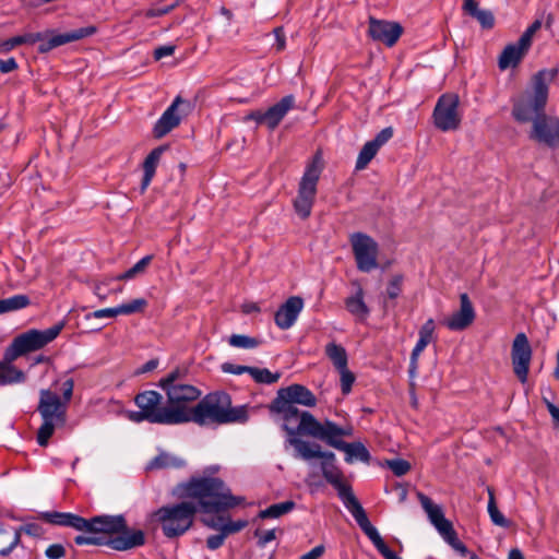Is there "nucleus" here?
<instances>
[{
    "label": "nucleus",
    "instance_id": "obj_1",
    "mask_svg": "<svg viewBox=\"0 0 559 559\" xmlns=\"http://www.w3.org/2000/svg\"><path fill=\"white\" fill-rule=\"evenodd\" d=\"M180 489L181 496L189 500L163 506L152 514L164 536L169 539L186 534L199 511L206 514L219 513L245 501L242 497L233 496L218 477H191Z\"/></svg>",
    "mask_w": 559,
    "mask_h": 559
},
{
    "label": "nucleus",
    "instance_id": "obj_2",
    "mask_svg": "<svg viewBox=\"0 0 559 559\" xmlns=\"http://www.w3.org/2000/svg\"><path fill=\"white\" fill-rule=\"evenodd\" d=\"M296 451V456L305 461L321 459V471L324 479L336 490L345 508L350 512L361 531L368 536L377 550L384 559H402L392 551L384 543L378 530L369 521L366 511L355 497L352 487L343 478V472L336 466L335 454L330 451H322L320 444L310 443L301 439H293L289 444Z\"/></svg>",
    "mask_w": 559,
    "mask_h": 559
},
{
    "label": "nucleus",
    "instance_id": "obj_3",
    "mask_svg": "<svg viewBox=\"0 0 559 559\" xmlns=\"http://www.w3.org/2000/svg\"><path fill=\"white\" fill-rule=\"evenodd\" d=\"M316 395L302 384H290L277 391L275 399L270 405V411L280 416L282 428L287 433L285 444L293 443V439H300L299 436L312 437L314 425L325 427V421L320 423L311 413L299 411L297 404L314 407Z\"/></svg>",
    "mask_w": 559,
    "mask_h": 559
},
{
    "label": "nucleus",
    "instance_id": "obj_4",
    "mask_svg": "<svg viewBox=\"0 0 559 559\" xmlns=\"http://www.w3.org/2000/svg\"><path fill=\"white\" fill-rule=\"evenodd\" d=\"M179 370L170 371L158 381V386L165 392L167 407L173 426L192 423L195 404L202 394L197 386L182 382Z\"/></svg>",
    "mask_w": 559,
    "mask_h": 559
},
{
    "label": "nucleus",
    "instance_id": "obj_5",
    "mask_svg": "<svg viewBox=\"0 0 559 559\" xmlns=\"http://www.w3.org/2000/svg\"><path fill=\"white\" fill-rule=\"evenodd\" d=\"M73 388L74 381L72 378L63 381L61 385L62 399L50 390H40L37 412L43 423L36 435V441L40 447H47L56 429L66 425L67 407L71 401Z\"/></svg>",
    "mask_w": 559,
    "mask_h": 559
},
{
    "label": "nucleus",
    "instance_id": "obj_6",
    "mask_svg": "<svg viewBox=\"0 0 559 559\" xmlns=\"http://www.w3.org/2000/svg\"><path fill=\"white\" fill-rule=\"evenodd\" d=\"M558 74V69H543L534 74L532 87L512 100V117L519 123H536L546 115L548 83Z\"/></svg>",
    "mask_w": 559,
    "mask_h": 559
},
{
    "label": "nucleus",
    "instance_id": "obj_7",
    "mask_svg": "<svg viewBox=\"0 0 559 559\" xmlns=\"http://www.w3.org/2000/svg\"><path fill=\"white\" fill-rule=\"evenodd\" d=\"M248 418L247 405L233 407L230 395L217 391L206 394L197 402L192 423L199 426L243 424Z\"/></svg>",
    "mask_w": 559,
    "mask_h": 559
},
{
    "label": "nucleus",
    "instance_id": "obj_8",
    "mask_svg": "<svg viewBox=\"0 0 559 559\" xmlns=\"http://www.w3.org/2000/svg\"><path fill=\"white\" fill-rule=\"evenodd\" d=\"M85 533L119 534L110 538L106 544L115 550L123 551L140 547L145 544V534L141 530H128L122 515H97L90 520L85 519Z\"/></svg>",
    "mask_w": 559,
    "mask_h": 559
},
{
    "label": "nucleus",
    "instance_id": "obj_9",
    "mask_svg": "<svg viewBox=\"0 0 559 559\" xmlns=\"http://www.w3.org/2000/svg\"><path fill=\"white\" fill-rule=\"evenodd\" d=\"M312 430V438L325 442L336 450L345 452V461L353 463L360 461L368 463L370 461V453L361 442L347 443L342 440V437L350 435V430H346L332 420H325V427L314 425Z\"/></svg>",
    "mask_w": 559,
    "mask_h": 559
},
{
    "label": "nucleus",
    "instance_id": "obj_10",
    "mask_svg": "<svg viewBox=\"0 0 559 559\" xmlns=\"http://www.w3.org/2000/svg\"><path fill=\"white\" fill-rule=\"evenodd\" d=\"M322 168L321 154L317 153L311 162L307 164L299 181L297 195L293 201V205L296 214L301 219H306L311 215Z\"/></svg>",
    "mask_w": 559,
    "mask_h": 559
},
{
    "label": "nucleus",
    "instance_id": "obj_11",
    "mask_svg": "<svg viewBox=\"0 0 559 559\" xmlns=\"http://www.w3.org/2000/svg\"><path fill=\"white\" fill-rule=\"evenodd\" d=\"M134 403L139 407L136 412L129 413V419L133 423L147 421L150 424L173 426L167 401L154 390H146L134 396Z\"/></svg>",
    "mask_w": 559,
    "mask_h": 559
},
{
    "label": "nucleus",
    "instance_id": "obj_12",
    "mask_svg": "<svg viewBox=\"0 0 559 559\" xmlns=\"http://www.w3.org/2000/svg\"><path fill=\"white\" fill-rule=\"evenodd\" d=\"M63 323L59 322L46 330L31 329L13 338L5 348L9 360H16L28 353L36 352L52 342L62 331Z\"/></svg>",
    "mask_w": 559,
    "mask_h": 559
},
{
    "label": "nucleus",
    "instance_id": "obj_13",
    "mask_svg": "<svg viewBox=\"0 0 559 559\" xmlns=\"http://www.w3.org/2000/svg\"><path fill=\"white\" fill-rule=\"evenodd\" d=\"M417 498L425 510L429 522L435 526L444 542L464 555L467 551V548L457 538L451 521L445 519L442 507L433 503V501L423 492H417Z\"/></svg>",
    "mask_w": 559,
    "mask_h": 559
},
{
    "label": "nucleus",
    "instance_id": "obj_14",
    "mask_svg": "<svg viewBox=\"0 0 559 559\" xmlns=\"http://www.w3.org/2000/svg\"><path fill=\"white\" fill-rule=\"evenodd\" d=\"M96 33L95 26H85L62 34L46 33H26L21 36L22 45H34L40 43L38 51L41 53L48 52L51 49L72 43Z\"/></svg>",
    "mask_w": 559,
    "mask_h": 559
},
{
    "label": "nucleus",
    "instance_id": "obj_15",
    "mask_svg": "<svg viewBox=\"0 0 559 559\" xmlns=\"http://www.w3.org/2000/svg\"><path fill=\"white\" fill-rule=\"evenodd\" d=\"M356 266L359 271L369 273L378 267V242L365 233H354L349 236Z\"/></svg>",
    "mask_w": 559,
    "mask_h": 559
},
{
    "label": "nucleus",
    "instance_id": "obj_16",
    "mask_svg": "<svg viewBox=\"0 0 559 559\" xmlns=\"http://www.w3.org/2000/svg\"><path fill=\"white\" fill-rule=\"evenodd\" d=\"M459 104V97L454 94H443L438 98L432 112L433 124L438 130L449 132L460 128Z\"/></svg>",
    "mask_w": 559,
    "mask_h": 559
},
{
    "label": "nucleus",
    "instance_id": "obj_17",
    "mask_svg": "<svg viewBox=\"0 0 559 559\" xmlns=\"http://www.w3.org/2000/svg\"><path fill=\"white\" fill-rule=\"evenodd\" d=\"M528 138L549 150L559 148V116L545 115L532 124Z\"/></svg>",
    "mask_w": 559,
    "mask_h": 559
},
{
    "label": "nucleus",
    "instance_id": "obj_18",
    "mask_svg": "<svg viewBox=\"0 0 559 559\" xmlns=\"http://www.w3.org/2000/svg\"><path fill=\"white\" fill-rule=\"evenodd\" d=\"M191 103L177 96L173 103L163 112L155 122L153 134L156 139H162L181 122L182 116L188 115L191 109Z\"/></svg>",
    "mask_w": 559,
    "mask_h": 559
},
{
    "label": "nucleus",
    "instance_id": "obj_19",
    "mask_svg": "<svg viewBox=\"0 0 559 559\" xmlns=\"http://www.w3.org/2000/svg\"><path fill=\"white\" fill-rule=\"evenodd\" d=\"M511 358L515 376L521 383H525L532 360V347L525 333L521 332L515 335L511 348Z\"/></svg>",
    "mask_w": 559,
    "mask_h": 559
},
{
    "label": "nucleus",
    "instance_id": "obj_20",
    "mask_svg": "<svg viewBox=\"0 0 559 559\" xmlns=\"http://www.w3.org/2000/svg\"><path fill=\"white\" fill-rule=\"evenodd\" d=\"M368 23L369 36L376 41L385 44L388 47L394 46L403 33V27L397 22L378 20L371 16Z\"/></svg>",
    "mask_w": 559,
    "mask_h": 559
},
{
    "label": "nucleus",
    "instance_id": "obj_21",
    "mask_svg": "<svg viewBox=\"0 0 559 559\" xmlns=\"http://www.w3.org/2000/svg\"><path fill=\"white\" fill-rule=\"evenodd\" d=\"M476 312L466 293L460 295V309L442 321V324L450 331H463L475 320Z\"/></svg>",
    "mask_w": 559,
    "mask_h": 559
},
{
    "label": "nucleus",
    "instance_id": "obj_22",
    "mask_svg": "<svg viewBox=\"0 0 559 559\" xmlns=\"http://www.w3.org/2000/svg\"><path fill=\"white\" fill-rule=\"evenodd\" d=\"M304 308V300L299 296L289 297L275 312L274 321L281 330L292 328Z\"/></svg>",
    "mask_w": 559,
    "mask_h": 559
},
{
    "label": "nucleus",
    "instance_id": "obj_23",
    "mask_svg": "<svg viewBox=\"0 0 559 559\" xmlns=\"http://www.w3.org/2000/svg\"><path fill=\"white\" fill-rule=\"evenodd\" d=\"M435 320L428 319L419 329L418 332V341L416 345L414 346L412 354H411V364H409V371L413 372L417 368V361L420 356V354L425 350L427 345L431 343L435 338Z\"/></svg>",
    "mask_w": 559,
    "mask_h": 559
},
{
    "label": "nucleus",
    "instance_id": "obj_24",
    "mask_svg": "<svg viewBox=\"0 0 559 559\" xmlns=\"http://www.w3.org/2000/svg\"><path fill=\"white\" fill-rule=\"evenodd\" d=\"M530 47L521 44L518 39L515 43H511L504 47L498 59V67L500 70H507L509 68H515L522 61Z\"/></svg>",
    "mask_w": 559,
    "mask_h": 559
},
{
    "label": "nucleus",
    "instance_id": "obj_25",
    "mask_svg": "<svg viewBox=\"0 0 559 559\" xmlns=\"http://www.w3.org/2000/svg\"><path fill=\"white\" fill-rule=\"evenodd\" d=\"M294 95H286L280 102L269 107L264 111V118H266V127L270 130H274L284 119L286 114L294 108Z\"/></svg>",
    "mask_w": 559,
    "mask_h": 559
},
{
    "label": "nucleus",
    "instance_id": "obj_26",
    "mask_svg": "<svg viewBox=\"0 0 559 559\" xmlns=\"http://www.w3.org/2000/svg\"><path fill=\"white\" fill-rule=\"evenodd\" d=\"M41 518L49 524L72 527L80 532H82L83 527H85V519L70 512H45L41 514Z\"/></svg>",
    "mask_w": 559,
    "mask_h": 559
},
{
    "label": "nucleus",
    "instance_id": "obj_27",
    "mask_svg": "<svg viewBox=\"0 0 559 559\" xmlns=\"http://www.w3.org/2000/svg\"><path fill=\"white\" fill-rule=\"evenodd\" d=\"M166 146H157L152 150L143 162V177L141 181V192H144L151 185L155 176L156 168L159 164L162 154L165 152Z\"/></svg>",
    "mask_w": 559,
    "mask_h": 559
},
{
    "label": "nucleus",
    "instance_id": "obj_28",
    "mask_svg": "<svg viewBox=\"0 0 559 559\" xmlns=\"http://www.w3.org/2000/svg\"><path fill=\"white\" fill-rule=\"evenodd\" d=\"M7 357V350H4L3 359L0 361V386L23 383L26 380L25 373L16 369Z\"/></svg>",
    "mask_w": 559,
    "mask_h": 559
},
{
    "label": "nucleus",
    "instance_id": "obj_29",
    "mask_svg": "<svg viewBox=\"0 0 559 559\" xmlns=\"http://www.w3.org/2000/svg\"><path fill=\"white\" fill-rule=\"evenodd\" d=\"M462 9L466 14L476 19L483 28L490 29L493 27L495 16L492 12L479 9L476 0H464Z\"/></svg>",
    "mask_w": 559,
    "mask_h": 559
},
{
    "label": "nucleus",
    "instance_id": "obj_30",
    "mask_svg": "<svg viewBox=\"0 0 559 559\" xmlns=\"http://www.w3.org/2000/svg\"><path fill=\"white\" fill-rule=\"evenodd\" d=\"M345 307L349 313L364 320L369 316V308L364 300V289L359 286L356 293L345 299Z\"/></svg>",
    "mask_w": 559,
    "mask_h": 559
},
{
    "label": "nucleus",
    "instance_id": "obj_31",
    "mask_svg": "<svg viewBox=\"0 0 559 559\" xmlns=\"http://www.w3.org/2000/svg\"><path fill=\"white\" fill-rule=\"evenodd\" d=\"M186 465L183 459L171 455L167 452H160L152 459L146 465L147 471L163 469V468H181Z\"/></svg>",
    "mask_w": 559,
    "mask_h": 559
},
{
    "label": "nucleus",
    "instance_id": "obj_32",
    "mask_svg": "<svg viewBox=\"0 0 559 559\" xmlns=\"http://www.w3.org/2000/svg\"><path fill=\"white\" fill-rule=\"evenodd\" d=\"M324 353L336 370L348 366V355L342 345L330 342L325 345Z\"/></svg>",
    "mask_w": 559,
    "mask_h": 559
},
{
    "label": "nucleus",
    "instance_id": "obj_33",
    "mask_svg": "<svg viewBox=\"0 0 559 559\" xmlns=\"http://www.w3.org/2000/svg\"><path fill=\"white\" fill-rule=\"evenodd\" d=\"M296 508V503L293 500L274 503L264 510L259 512L260 519H277L284 514L289 513Z\"/></svg>",
    "mask_w": 559,
    "mask_h": 559
},
{
    "label": "nucleus",
    "instance_id": "obj_34",
    "mask_svg": "<svg viewBox=\"0 0 559 559\" xmlns=\"http://www.w3.org/2000/svg\"><path fill=\"white\" fill-rule=\"evenodd\" d=\"M29 304L31 300L26 295H14L7 299H0V314L24 309Z\"/></svg>",
    "mask_w": 559,
    "mask_h": 559
},
{
    "label": "nucleus",
    "instance_id": "obj_35",
    "mask_svg": "<svg viewBox=\"0 0 559 559\" xmlns=\"http://www.w3.org/2000/svg\"><path fill=\"white\" fill-rule=\"evenodd\" d=\"M379 150L380 148L372 141H368L367 143H365V145L361 147L358 154L355 168L357 170L365 169L377 155Z\"/></svg>",
    "mask_w": 559,
    "mask_h": 559
},
{
    "label": "nucleus",
    "instance_id": "obj_36",
    "mask_svg": "<svg viewBox=\"0 0 559 559\" xmlns=\"http://www.w3.org/2000/svg\"><path fill=\"white\" fill-rule=\"evenodd\" d=\"M488 495H489V500H488V513H489V516H490V520L491 522L497 525V526H500V527H508L510 522L504 518V515L499 511L498 507H497V503H496V499H495V493H493V490L491 488H488Z\"/></svg>",
    "mask_w": 559,
    "mask_h": 559
},
{
    "label": "nucleus",
    "instance_id": "obj_37",
    "mask_svg": "<svg viewBox=\"0 0 559 559\" xmlns=\"http://www.w3.org/2000/svg\"><path fill=\"white\" fill-rule=\"evenodd\" d=\"M250 376L257 383L273 384L281 378V372H271L266 368L251 367Z\"/></svg>",
    "mask_w": 559,
    "mask_h": 559
},
{
    "label": "nucleus",
    "instance_id": "obj_38",
    "mask_svg": "<svg viewBox=\"0 0 559 559\" xmlns=\"http://www.w3.org/2000/svg\"><path fill=\"white\" fill-rule=\"evenodd\" d=\"M152 260L153 255L143 257L132 267L119 274L116 278L118 281H128L134 278L138 274H141L145 271V269L148 266Z\"/></svg>",
    "mask_w": 559,
    "mask_h": 559
},
{
    "label": "nucleus",
    "instance_id": "obj_39",
    "mask_svg": "<svg viewBox=\"0 0 559 559\" xmlns=\"http://www.w3.org/2000/svg\"><path fill=\"white\" fill-rule=\"evenodd\" d=\"M146 306L147 301L144 298H136L129 302L119 305L118 308L120 314L129 316L143 311Z\"/></svg>",
    "mask_w": 559,
    "mask_h": 559
},
{
    "label": "nucleus",
    "instance_id": "obj_40",
    "mask_svg": "<svg viewBox=\"0 0 559 559\" xmlns=\"http://www.w3.org/2000/svg\"><path fill=\"white\" fill-rule=\"evenodd\" d=\"M228 343L230 346L237 348H254L260 344L257 338L241 334H233Z\"/></svg>",
    "mask_w": 559,
    "mask_h": 559
},
{
    "label": "nucleus",
    "instance_id": "obj_41",
    "mask_svg": "<svg viewBox=\"0 0 559 559\" xmlns=\"http://www.w3.org/2000/svg\"><path fill=\"white\" fill-rule=\"evenodd\" d=\"M337 371L340 373L341 391L344 395H347L352 392V388L356 380V377L348 369V366L344 367V369H337Z\"/></svg>",
    "mask_w": 559,
    "mask_h": 559
},
{
    "label": "nucleus",
    "instance_id": "obj_42",
    "mask_svg": "<svg viewBox=\"0 0 559 559\" xmlns=\"http://www.w3.org/2000/svg\"><path fill=\"white\" fill-rule=\"evenodd\" d=\"M205 524L212 528H219L226 536L228 534L237 533L241 531L246 526L245 521H228L227 523L223 524L222 526H218L215 522H205Z\"/></svg>",
    "mask_w": 559,
    "mask_h": 559
},
{
    "label": "nucleus",
    "instance_id": "obj_43",
    "mask_svg": "<svg viewBox=\"0 0 559 559\" xmlns=\"http://www.w3.org/2000/svg\"><path fill=\"white\" fill-rule=\"evenodd\" d=\"M404 277L401 274L394 275L388 284L386 294L389 298L395 299L402 293Z\"/></svg>",
    "mask_w": 559,
    "mask_h": 559
},
{
    "label": "nucleus",
    "instance_id": "obj_44",
    "mask_svg": "<svg viewBox=\"0 0 559 559\" xmlns=\"http://www.w3.org/2000/svg\"><path fill=\"white\" fill-rule=\"evenodd\" d=\"M388 466L396 476H403L411 469V464L403 459L390 460Z\"/></svg>",
    "mask_w": 559,
    "mask_h": 559
},
{
    "label": "nucleus",
    "instance_id": "obj_45",
    "mask_svg": "<svg viewBox=\"0 0 559 559\" xmlns=\"http://www.w3.org/2000/svg\"><path fill=\"white\" fill-rule=\"evenodd\" d=\"M250 369H251L250 366L236 365L233 362H224L222 365V370L225 373H230V374H242V373L250 374Z\"/></svg>",
    "mask_w": 559,
    "mask_h": 559
},
{
    "label": "nucleus",
    "instance_id": "obj_46",
    "mask_svg": "<svg viewBox=\"0 0 559 559\" xmlns=\"http://www.w3.org/2000/svg\"><path fill=\"white\" fill-rule=\"evenodd\" d=\"M540 27V22L535 21L526 31L520 36L521 44L531 47L533 34Z\"/></svg>",
    "mask_w": 559,
    "mask_h": 559
},
{
    "label": "nucleus",
    "instance_id": "obj_47",
    "mask_svg": "<svg viewBox=\"0 0 559 559\" xmlns=\"http://www.w3.org/2000/svg\"><path fill=\"white\" fill-rule=\"evenodd\" d=\"M45 555L49 559H60L64 557L66 549L61 544H52L46 549Z\"/></svg>",
    "mask_w": 559,
    "mask_h": 559
},
{
    "label": "nucleus",
    "instance_id": "obj_48",
    "mask_svg": "<svg viewBox=\"0 0 559 559\" xmlns=\"http://www.w3.org/2000/svg\"><path fill=\"white\" fill-rule=\"evenodd\" d=\"M393 136V129L391 127L382 129L373 140H371L373 143L377 144V146L380 148L382 145H384Z\"/></svg>",
    "mask_w": 559,
    "mask_h": 559
},
{
    "label": "nucleus",
    "instance_id": "obj_49",
    "mask_svg": "<svg viewBox=\"0 0 559 559\" xmlns=\"http://www.w3.org/2000/svg\"><path fill=\"white\" fill-rule=\"evenodd\" d=\"M176 5L177 4L174 3L170 5L163 7V8H152V9L146 10L144 14L148 19L163 16V15L168 14L170 11H173L176 8Z\"/></svg>",
    "mask_w": 559,
    "mask_h": 559
},
{
    "label": "nucleus",
    "instance_id": "obj_50",
    "mask_svg": "<svg viewBox=\"0 0 559 559\" xmlns=\"http://www.w3.org/2000/svg\"><path fill=\"white\" fill-rule=\"evenodd\" d=\"M74 543L79 546L82 545H103L105 544L104 539L102 537L96 536H84V535H78L74 538Z\"/></svg>",
    "mask_w": 559,
    "mask_h": 559
},
{
    "label": "nucleus",
    "instance_id": "obj_51",
    "mask_svg": "<svg viewBox=\"0 0 559 559\" xmlns=\"http://www.w3.org/2000/svg\"><path fill=\"white\" fill-rule=\"evenodd\" d=\"M225 538L226 535L223 532L221 534L211 535L206 539V546L211 550H216L224 544Z\"/></svg>",
    "mask_w": 559,
    "mask_h": 559
},
{
    "label": "nucleus",
    "instance_id": "obj_52",
    "mask_svg": "<svg viewBox=\"0 0 559 559\" xmlns=\"http://www.w3.org/2000/svg\"><path fill=\"white\" fill-rule=\"evenodd\" d=\"M117 316H120L118 306L114 308L99 309L93 312V317L97 319L115 318Z\"/></svg>",
    "mask_w": 559,
    "mask_h": 559
},
{
    "label": "nucleus",
    "instance_id": "obj_53",
    "mask_svg": "<svg viewBox=\"0 0 559 559\" xmlns=\"http://www.w3.org/2000/svg\"><path fill=\"white\" fill-rule=\"evenodd\" d=\"M176 47L174 45L159 46L154 50L155 60H160L164 57L171 56L175 52Z\"/></svg>",
    "mask_w": 559,
    "mask_h": 559
},
{
    "label": "nucleus",
    "instance_id": "obj_54",
    "mask_svg": "<svg viewBox=\"0 0 559 559\" xmlns=\"http://www.w3.org/2000/svg\"><path fill=\"white\" fill-rule=\"evenodd\" d=\"M19 68L16 60L11 57L7 60L0 59V72L10 73Z\"/></svg>",
    "mask_w": 559,
    "mask_h": 559
},
{
    "label": "nucleus",
    "instance_id": "obj_55",
    "mask_svg": "<svg viewBox=\"0 0 559 559\" xmlns=\"http://www.w3.org/2000/svg\"><path fill=\"white\" fill-rule=\"evenodd\" d=\"M20 539H21L20 532L15 531L13 540L11 542V544L8 547L0 549V556H2V557L9 556L13 551V549L19 545Z\"/></svg>",
    "mask_w": 559,
    "mask_h": 559
},
{
    "label": "nucleus",
    "instance_id": "obj_56",
    "mask_svg": "<svg viewBox=\"0 0 559 559\" xmlns=\"http://www.w3.org/2000/svg\"><path fill=\"white\" fill-rule=\"evenodd\" d=\"M325 551V547L323 545H318L312 548L307 554L302 555L300 559H319Z\"/></svg>",
    "mask_w": 559,
    "mask_h": 559
},
{
    "label": "nucleus",
    "instance_id": "obj_57",
    "mask_svg": "<svg viewBox=\"0 0 559 559\" xmlns=\"http://www.w3.org/2000/svg\"><path fill=\"white\" fill-rule=\"evenodd\" d=\"M246 119L253 120L259 124L266 126V118H264V111L261 110L251 111Z\"/></svg>",
    "mask_w": 559,
    "mask_h": 559
},
{
    "label": "nucleus",
    "instance_id": "obj_58",
    "mask_svg": "<svg viewBox=\"0 0 559 559\" xmlns=\"http://www.w3.org/2000/svg\"><path fill=\"white\" fill-rule=\"evenodd\" d=\"M275 539V530L265 531L259 538V544L264 546Z\"/></svg>",
    "mask_w": 559,
    "mask_h": 559
},
{
    "label": "nucleus",
    "instance_id": "obj_59",
    "mask_svg": "<svg viewBox=\"0 0 559 559\" xmlns=\"http://www.w3.org/2000/svg\"><path fill=\"white\" fill-rule=\"evenodd\" d=\"M547 409L549 414L551 415L552 419L559 424V407L552 404L549 401H546Z\"/></svg>",
    "mask_w": 559,
    "mask_h": 559
},
{
    "label": "nucleus",
    "instance_id": "obj_60",
    "mask_svg": "<svg viewBox=\"0 0 559 559\" xmlns=\"http://www.w3.org/2000/svg\"><path fill=\"white\" fill-rule=\"evenodd\" d=\"M158 366V360L157 359H151L148 361H146L142 367H141V370L140 372L144 373V372H150V371H153L154 369H156Z\"/></svg>",
    "mask_w": 559,
    "mask_h": 559
},
{
    "label": "nucleus",
    "instance_id": "obj_61",
    "mask_svg": "<svg viewBox=\"0 0 559 559\" xmlns=\"http://www.w3.org/2000/svg\"><path fill=\"white\" fill-rule=\"evenodd\" d=\"M0 51L1 53H8L13 50L12 45L9 39L0 40Z\"/></svg>",
    "mask_w": 559,
    "mask_h": 559
},
{
    "label": "nucleus",
    "instance_id": "obj_62",
    "mask_svg": "<svg viewBox=\"0 0 559 559\" xmlns=\"http://www.w3.org/2000/svg\"><path fill=\"white\" fill-rule=\"evenodd\" d=\"M508 559H525L522 551L519 549H511Z\"/></svg>",
    "mask_w": 559,
    "mask_h": 559
},
{
    "label": "nucleus",
    "instance_id": "obj_63",
    "mask_svg": "<svg viewBox=\"0 0 559 559\" xmlns=\"http://www.w3.org/2000/svg\"><path fill=\"white\" fill-rule=\"evenodd\" d=\"M11 45H12V48L14 49L15 47L17 46H21L22 45V40H21V36L17 35V36H14V37H11L9 38Z\"/></svg>",
    "mask_w": 559,
    "mask_h": 559
},
{
    "label": "nucleus",
    "instance_id": "obj_64",
    "mask_svg": "<svg viewBox=\"0 0 559 559\" xmlns=\"http://www.w3.org/2000/svg\"><path fill=\"white\" fill-rule=\"evenodd\" d=\"M554 376L557 380H559V349H558V353H557V365H556V368H555V371H554Z\"/></svg>",
    "mask_w": 559,
    "mask_h": 559
}]
</instances>
